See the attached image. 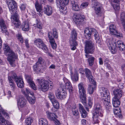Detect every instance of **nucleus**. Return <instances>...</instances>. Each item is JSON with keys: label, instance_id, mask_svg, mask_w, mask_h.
Returning <instances> with one entry per match:
<instances>
[{"label": "nucleus", "instance_id": "nucleus-1", "mask_svg": "<svg viewBox=\"0 0 125 125\" xmlns=\"http://www.w3.org/2000/svg\"><path fill=\"white\" fill-rule=\"evenodd\" d=\"M7 4L10 12L13 15L11 17V21L16 27H18L21 25L17 14V3L14 0H6Z\"/></svg>", "mask_w": 125, "mask_h": 125}, {"label": "nucleus", "instance_id": "nucleus-2", "mask_svg": "<svg viewBox=\"0 0 125 125\" xmlns=\"http://www.w3.org/2000/svg\"><path fill=\"white\" fill-rule=\"evenodd\" d=\"M85 51L86 54L85 55L86 58H88L87 61L90 66H92L94 64V62L95 58L88 54H92L93 53L94 50V44L91 41L86 40L85 41Z\"/></svg>", "mask_w": 125, "mask_h": 125}, {"label": "nucleus", "instance_id": "nucleus-3", "mask_svg": "<svg viewBox=\"0 0 125 125\" xmlns=\"http://www.w3.org/2000/svg\"><path fill=\"white\" fill-rule=\"evenodd\" d=\"M93 122L94 124H98L99 122L100 117L103 116V112L100 105L97 104L94 105L92 112Z\"/></svg>", "mask_w": 125, "mask_h": 125}, {"label": "nucleus", "instance_id": "nucleus-4", "mask_svg": "<svg viewBox=\"0 0 125 125\" xmlns=\"http://www.w3.org/2000/svg\"><path fill=\"white\" fill-rule=\"evenodd\" d=\"M113 40L112 38L108 39L106 40L108 46L111 52L114 54L117 52L116 48H118L121 51H123L125 48V46L121 41H118L114 43L115 47L113 43Z\"/></svg>", "mask_w": 125, "mask_h": 125}, {"label": "nucleus", "instance_id": "nucleus-5", "mask_svg": "<svg viewBox=\"0 0 125 125\" xmlns=\"http://www.w3.org/2000/svg\"><path fill=\"white\" fill-rule=\"evenodd\" d=\"M84 33L86 38L89 40L91 38V35L94 34L95 39L96 40L97 43L100 44L101 43L99 34L97 31L94 28H87L84 30Z\"/></svg>", "mask_w": 125, "mask_h": 125}, {"label": "nucleus", "instance_id": "nucleus-6", "mask_svg": "<svg viewBox=\"0 0 125 125\" xmlns=\"http://www.w3.org/2000/svg\"><path fill=\"white\" fill-rule=\"evenodd\" d=\"M3 46L4 53L6 55L8 56V60L9 62L11 65H12L15 60L17 59V56L10 49L7 44H4Z\"/></svg>", "mask_w": 125, "mask_h": 125}, {"label": "nucleus", "instance_id": "nucleus-7", "mask_svg": "<svg viewBox=\"0 0 125 125\" xmlns=\"http://www.w3.org/2000/svg\"><path fill=\"white\" fill-rule=\"evenodd\" d=\"M40 88L42 91H46L49 89H52L53 88V84L52 83H49L47 81L44 79L40 78L37 79Z\"/></svg>", "mask_w": 125, "mask_h": 125}, {"label": "nucleus", "instance_id": "nucleus-8", "mask_svg": "<svg viewBox=\"0 0 125 125\" xmlns=\"http://www.w3.org/2000/svg\"><path fill=\"white\" fill-rule=\"evenodd\" d=\"M52 32H51L48 33V37L49 42L52 49H55L56 48L57 46L55 42L54 37L55 38L57 39L58 37V34L57 30L56 29H53L52 30Z\"/></svg>", "mask_w": 125, "mask_h": 125}, {"label": "nucleus", "instance_id": "nucleus-9", "mask_svg": "<svg viewBox=\"0 0 125 125\" xmlns=\"http://www.w3.org/2000/svg\"><path fill=\"white\" fill-rule=\"evenodd\" d=\"M79 92L82 103L85 105L86 104V89L83 84L80 83L78 85Z\"/></svg>", "mask_w": 125, "mask_h": 125}, {"label": "nucleus", "instance_id": "nucleus-10", "mask_svg": "<svg viewBox=\"0 0 125 125\" xmlns=\"http://www.w3.org/2000/svg\"><path fill=\"white\" fill-rule=\"evenodd\" d=\"M76 33L75 30H73L72 31L70 41L71 49L72 50H74L76 49V46L77 44L76 41Z\"/></svg>", "mask_w": 125, "mask_h": 125}, {"label": "nucleus", "instance_id": "nucleus-11", "mask_svg": "<svg viewBox=\"0 0 125 125\" xmlns=\"http://www.w3.org/2000/svg\"><path fill=\"white\" fill-rule=\"evenodd\" d=\"M55 94L56 97L58 99H64L66 96L67 93L64 91L63 89L59 88L55 91Z\"/></svg>", "mask_w": 125, "mask_h": 125}, {"label": "nucleus", "instance_id": "nucleus-12", "mask_svg": "<svg viewBox=\"0 0 125 125\" xmlns=\"http://www.w3.org/2000/svg\"><path fill=\"white\" fill-rule=\"evenodd\" d=\"M34 44L38 48L42 49L45 52H47L48 48L41 39H36L34 41Z\"/></svg>", "mask_w": 125, "mask_h": 125}, {"label": "nucleus", "instance_id": "nucleus-13", "mask_svg": "<svg viewBox=\"0 0 125 125\" xmlns=\"http://www.w3.org/2000/svg\"><path fill=\"white\" fill-rule=\"evenodd\" d=\"M73 18L75 23L78 25H81L84 21L83 17L77 13H75L74 14Z\"/></svg>", "mask_w": 125, "mask_h": 125}, {"label": "nucleus", "instance_id": "nucleus-14", "mask_svg": "<svg viewBox=\"0 0 125 125\" xmlns=\"http://www.w3.org/2000/svg\"><path fill=\"white\" fill-rule=\"evenodd\" d=\"M12 77V78L15 79V81L19 87L20 88H23L24 83L22 78H18L15 73H14Z\"/></svg>", "mask_w": 125, "mask_h": 125}, {"label": "nucleus", "instance_id": "nucleus-15", "mask_svg": "<svg viewBox=\"0 0 125 125\" xmlns=\"http://www.w3.org/2000/svg\"><path fill=\"white\" fill-rule=\"evenodd\" d=\"M17 105L19 109H21L26 106V100L23 97L17 100Z\"/></svg>", "mask_w": 125, "mask_h": 125}, {"label": "nucleus", "instance_id": "nucleus-16", "mask_svg": "<svg viewBox=\"0 0 125 125\" xmlns=\"http://www.w3.org/2000/svg\"><path fill=\"white\" fill-rule=\"evenodd\" d=\"M44 67L42 65L35 64L33 67V70L35 73H43L44 70Z\"/></svg>", "mask_w": 125, "mask_h": 125}, {"label": "nucleus", "instance_id": "nucleus-17", "mask_svg": "<svg viewBox=\"0 0 125 125\" xmlns=\"http://www.w3.org/2000/svg\"><path fill=\"white\" fill-rule=\"evenodd\" d=\"M99 92L102 99L110 96L109 91L106 88L104 87L100 88L99 89Z\"/></svg>", "mask_w": 125, "mask_h": 125}, {"label": "nucleus", "instance_id": "nucleus-18", "mask_svg": "<svg viewBox=\"0 0 125 125\" xmlns=\"http://www.w3.org/2000/svg\"><path fill=\"white\" fill-rule=\"evenodd\" d=\"M94 10L95 13L98 15H100L103 7L98 2H97L94 4Z\"/></svg>", "mask_w": 125, "mask_h": 125}, {"label": "nucleus", "instance_id": "nucleus-19", "mask_svg": "<svg viewBox=\"0 0 125 125\" xmlns=\"http://www.w3.org/2000/svg\"><path fill=\"white\" fill-rule=\"evenodd\" d=\"M25 78L28 83H29L31 87L33 90H36L37 88L34 83L32 80V79L31 77L28 75L25 76Z\"/></svg>", "mask_w": 125, "mask_h": 125}, {"label": "nucleus", "instance_id": "nucleus-20", "mask_svg": "<svg viewBox=\"0 0 125 125\" xmlns=\"http://www.w3.org/2000/svg\"><path fill=\"white\" fill-rule=\"evenodd\" d=\"M123 0H111L112 5L114 9L115 10H118L120 9L119 2L120 1Z\"/></svg>", "mask_w": 125, "mask_h": 125}, {"label": "nucleus", "instance_id": "nucleus-21", "mask_svg": "<svg viewBox=\"0 0 125 125\" xmlns=\"http://www.w3.org/2000/svg\"><path fill=\"white\" fill-rule=\"evenodd\" d=\"M62 89H68L69 92L70 94H72L73 92V88L72 86L71 83L69 82H68L66 83L65 85L63 86H62Z\"/></svg>", "mask_w": 125, "mask_h": 125}, {"label": "nucleus", "instance_id": "nucleus-22", "mask_svg": "<svg viewBox=\"0 0 125 125\" xmlns=\"http://www.w3.org/2000/svg\"><path fill=\"white\" fill-rule=\"evenodd\" d=\"M0 26L2 31V32L4 33L7 31L6 29V26L4 21L1 18H0Z\"/></svg>", "mask_w": 125, "mask_h": 125}, {"label": "nucleus", "instance_id": "nucleus-23", "mask_svg": "<svg viewBox=\"0 0 125 125\" xmlns=\"http://www.w3.org/2000/svg\"><path fill=\"white\" fill-rule=\"evenodd\" d=\"M44 13L48 16L51 15L52 12V8L49 6H46L44 8Z\"/></svg>", "mask_w": 125, "mask_h": 125}, {"label": "nucleus", "instance_id": "nucleus-24", "mask_svg": "<svg viewBox=\"0 0 125 125\" xmlns=\"http://www.w3.org/2000/svg\"><path fill=\"white\" fill-rule=\"evenodd\" d=\"M22 30L24 31H27L29 29V23L28 20L24 21L22 25Z\"/></svg>", "mask_w": 125, "mask_h": 125}, {"label": "nucleus", "instance_id": "nucleus-25", "mask_svg": "<svg viewBox=\"0 0 125 125\" xmlns=\"http://www.w3.org/2000/svg\"><path fill=\"white\" fill-rule=\"evenodd\" d=\"M113 92L115 95L114 98L119 99L122 96V91L120 89L115 90Z\"/></svg>", "mask_w": 125, "mask_h": 125}, {"label": "nucleus", "instance_id": "nucleus-26", "mask_svg": "<svg viewBox=\"0 0 125 125\" xmlns=\"http://www.w3.org/2000/svg\"><path fill=\"white\" fill-rule=\"evenodd\" d=\"M79 110L82 117L85 118L87 115V113L84 109L83 107L80 104H79Z\"/></svg>", "mask_w": 125, "mask_h": 125}, {"label": "nucleus", "instance_id": "nucleus-27", "mask_svg": "<svg viewBox=\"0 0 125 125\" xmlns=\"http://www.w3.org/2000/svg\"><path fill=\"white\" fill-rule=\"evenodd\" d=\"M46 113L48 118L50 120L53 121L56 120V116L54 114L50 112L49 111H47Z\"/></svg>", "mask_w": 125, "mask_h": 125}, {"label": "nucleus", "instance_id": "nucleus-28", "mask_svg": "<svg viewBox=\"0 0 125 125\" xmlns=\"http://www.w3.org/2000/svg\"><path fill=\"white\" fill-rule=\"evenodd\" d=\"M72 9L75 11H78L80 10V8L78 3L74 1H71Z\"/></svg>", "mask_w": 125, "mask_h": 125}, {"label": "nucleus", "instance_id": "nucleus-29", "mask_svg": "<svg viewBox=\"0 0 125 125\" xmlns=\"http://www.w3.org/2000/svg\"><path fill=\"white\" fill-rule=\"evenodd\" d=\"M96 89V84L89 85L87 90L89 94H92Z\"/></svg>", "mask_w": 125, "mask_h": 125}, {"label": "nucleus", "instance_id": "nucleus-30", "mask_svg": "<svg viewBox=\"0 0 125 125\" xmlns=\"http://www.w3.org/2000/svg\"><path fill=\"white\" fill-rule=\"evenodd\" d=\"M119 99L113 98L112 99L113 104V106L115 107H118L120 104Z\"/></svg>", "mask_w": 125, "mask_h": 125}, {"label": "nucleus", "instance_id": "nucleus-31", "mask_svg": "<svg viewBox=\"0 0 125 125\" xmlns=\"http://www.w3.org/2000/svg\"><path fill=\"white\" fill-rule=\"evenodd\" d=\"M22 92L23 94H24L27 97L29 96V94L32 96L34 95V94L32 92H31L29 89L27 88L24 89L22 90Z\"/></svg>", "mask_w": 125, "mask_h": 125}, {"label": "nucleus", "instance_id": "nucleus-32", "mask_svg": "<svg viewBox=\"0 0 125 125\" xmlns=\"http://www.w3.org/2000/svg\"><path fill=\"white\" fill-rule=\"evenodd\" d=\"M60 7H59L57 6V7L59 8L61 12H62L63 14H65L67 12V10H66V8L65 7V6L66 5H62L60 3Z\"/></svg>", "mask_w": 125, "mask_h": 125}, {"label": "nucleus", "instance_id": "nucleus-33", "mask_svg": "<svg viewBox=\"0 0 125 125\" xmlns=\"http://www.w3.org/2000/svg\"><path fill=\"white\" fill-rule=\"evenodd\" d=\"M35 6L37 12H41L42 10V7L41 5L39 3L38 0H36L35 3Z\"/></svg>", "mask_w": 125, "mask_h": 125}, {"label": "nucleus", "instance_id": "nucleus-34", "mask_svg": "<svg viewBox=\"0 0 125 125\" xmlns=\"http://www.w3.org/2000/svg\"><path fill=\"white\" fill-rule=\"evenodd\" d=\"M35 6L37 12H41L42 10V7L41 5L39 3L38 0H36L35 3Z\"/></svg>", "mask_w": 125, "mask_h": 125}, {"label": "nucleus", "instance_id": "nucleus-35", "mask_svg": "<svg viewBox=\"0 0 125 125\" xmlns=\"http://www.w3.org/2000/svg\"><path fill=\"white\" fill-rule=\"evenodd\" d=\"M71 78L73 81L76 82L78 80V74L77 71L75 72L74 74H71Z\"/></svg>", "mask_w": 125, "mask_h": 125}, {"label": "nucleus", "instance_id": "nucleus-36", "mask_svg": "<svg viewBox=\"0 0 125 125\" xmlns=\"http://www.w3.org/2000/svg\"><path fill=\"white\" fill-rule=\"evenodd\" d=\"M109 30L110 33L111 34H113L116 33V27L113 24H112L110 26Z\"/></svg>", "mask_w": 125, "mask_h": 125}, {"label": "nucleus", "instance_id": "nucleus-37", "mask_svg": "<svg viewBox=\"0 0 125 125\" xmlns=\"http://www.w3.org/2000/svg\"><path fill=\"white\" fill-rule=\"evenodd\" d=\"M120 20L123 26L125 25V12H122L121 14Z\"/></svg>", "mask_w": 125, "mask_h": 125}, {"label": "nucleus", "instance_id": "nucleus-38", "mask_svg": "<svg viewBox=\"0 0 125 125\" xmlns=\"http://www.w3.org/2000/svg\"><path fill=\"white\" fill-rule=\"evenodd\" d=\"M84 72L86 77L88 78H90L92 76V72L88 68H85L84 69Z\"/></svg>", "mask_w": 125, "mask_h": 125}, {"label": "nucleus", "instance_id": "nucleus-39", "mask_svg": "<svg viewBox=\"0 0 125 125\" xmlns=\"http://www.w3.org/2000/svg\"><path fill=\"white\" fill-rule=\"evenodd\" d=\"M33 95L32 96V97H29V96L27 97V99L29 102L31 104H33L35 103V97L33 96Z\"/></svg>", "mask_w": 125, "mask_h": 125}, {"label": "nucleus", "instance_id": "nucleus-40", "mask_svg": "<svg viewBox=\"0 0 125 125\" xmlns=\"http://www.w3.org/2000/svg\"><path fill=\"white\" fill-rule=\"evenodd\" d=\"M39 125H48V122L45 119L41 118L39 120Z\"/></svg>", "mask_w": 125, "mask_h": 125}, {"label": "nucleus", "instance_id": "nucleus-41", "mask_svg": "<svg viewBox=\"0 0 125 125\" xmlns=\"http://www.w3.org/2000/svg\"><path fill=\"white\" fill-rule=\"evenodd\" d=\"M7 120L2 116L1 114L0 115V123L2 125H5L7 124Z\"/></svg>", "mask_w": 125, "mask_h": 125}, {"label": "nucleus", "instance_id": "nucleus-42", "mask_svg": "<svg viewBox=\"0 0 125 125\" xmlns=\"http://www.w3.org/2000/svg\"><path fill=\"white\" fill-rule=\"evenodd\" d=\"M51 102L54 108L57 109L59 108V104L57 100H53Z\"/></svg>", "mask_w": 125, "mask_h": 125}, {"label": "nucleus", "instance_id": "nucleus-43", "mask_svg": "<svg viewBox=\"0 0 125 125\" xmlns=\"http://www.w3.org/2000/svg\"><path fill=\"white\" fill-rule=\"evenodd\" d=\"M110 97L109 96L107 97L106 98H103V99H103L104 101V103L105 106H106V105H110Z\"/></svg>", "mask_w": 125, "mask_h": 125}, {"label": "nucleus", "instance_id": "nucleus-44", "mask_svg": "<svg viewBox=\"0 0 125 125\" xmlns=\"http://www.w3.org/2000/svg\"><path fill=\"white\" fill-rule=\"evenodd\" d=\"M2 114L4 116L6 117L7 116H8V114L6 112V111L3 110L2 107H1V105H0V115Z\"/></svg>", "mask_w": 125, "mask_h": 125}, {"label": "nucleus", "instance_id": "nucleus-45", "mask_svg": "<svg viewBox=\"0 0 125 125\" xmlns=\"http://www.w3.org/2000/svg\"><path fill=\"white\" fill-rule=\"evenodd\" d=\"M33 121V119L32 118L29 117L26 119L25 122L26 125H30Z\"/></svg>", "mask_w": 125, "mask_h": 125}, {"label": "nucleus", "instance_id": "nucleus-46", "mask_svg": "<svg viewBox=\"0 0 125 125\" xmlns=\"http://www.w3.org/2000/svg\"><path fill=\"white\" fill-rule=\"evenodd\" d=\"M48 97L51 101L53 100H55L54 99V94L50 92L49 94Z\"/></svg>", "mask_w": 125, "mask_h": 125}, {"label": "nucleus", "instance_id": "nucleus-47", "mask_svg": "<svg viewBox=\"0 0 125 125\" xmlns=\"http://www.w3.org/2000/svg\"><path fill=\"white\" fill-rule=\"evenodd\" d=\"M89 4L87 2H85L83 3L80 5L81 8L84 9Z\"/></svg>", "mask_w": 125, "mask_h": 125}, {"label": "nucleus", "instance_id": "nucleus-48", "mask_svg": "<svg viewBox=\"0 0 125 125\" xmlns=\"http://www.w3.org/2000/svg\"><path fill=\"white\" fill-rule=\"evenodd\" d=\"M17 38L19 40L20 42L22 43H23V38L21 34H18L17 35Z\"/></svg>", "mask_w": 125, "mask_h": 125}, {"label": "nucleus", "instance_id": "nucleus-49", "mask_svg": "<svg viewBox=\"0 0 125 125\" xmlns=\"http://www.w3.org/2000/svg\"><path fill=\"white\" fill-rule=\"evenodd\" d=\"M90 78H88L89 82L90 83L92 84H95L96 82L94 80V78L93 77V76H92V77Z\"/></svg>", "mask_w": 125, "mask_h": 125}, {"label": "nucleus", "instance_id": "nucleus-50", "mask_svg": "<svg viewBox=\"0 0 125 125\" xmlns=\"http://www.w3.org/2000/svg\"><path fill=\"white\" fill-rule=\"evenodd\" d=\"M72 112L73 115L75 116H78L79 113L76 109H73L72 110Z\"/></svg>", "mask_w": 125, "mask_h": 125}, {"label": "nucleus", "instance_id": "nucleus-51", "mask_svg": "<svg viewBox=\"0 0 125 125\" xmlns=\"http://www.w3.org/2000/svg\"><path fill=\"white\" fill-rule=\"evenodd\" d=\"M109 61L108 59L107 58H106L104 61V65L106 66L108 68H109L110 67V65L108 63Z\"/></svg>", "mask_w": 125, "mask_h": 125}, {"label": "nucleus", "instance_id": "nucleus-52", "mask_svg": "<svg viewBox=\"0 0 125 125\" xmlns=\"http://www.w3.org/2000/svg\"><path fill=\"white\" fill-rule=\"evenodd\" d=\"M34 26L35 27H36L37 28L40 29H41L42 28V27L41 25L40 22L37 21L36 22V24H34Z\"/></svg>", "mask_w": 125, "mask_h": 125}, {"label": "nucleus", "instance_id": "nucleus-53", "mask_svg": "<svg viewBox=\"0 0 125 125\" xmlns=\"http://www.w3.org/2000/svg\"><path fill=\"white\" fill-rule=\"evenodd\" d=\"M43 62V60L42 59L41 57H40L39 58L38 61L35 64H40L41 65H42V63Z\"/></svg>", "mask_w": 125, "mask_h": 125}, {"label": "nucleus", "instance_id": "nucleus-54", "mask_svg": "<svg viewBox=\"0 0 125 125\" xmlns=\"http://www.w3.org/2000/svg\"><path fill=\"white\" fill-rule=\"evenodd\" d=\"M62 1L61 0L60 3L62 4V5H67L69 3V0H62Z\"/></svg>", "mask_w": 125, "mask_h": 125}, {"label": "nucleus", "instance_id": "nucleus-55", "mask_svg": "<svg viewBox=\"0 0 125 125\" xmlns=\"http://www.w3.org/2000/svg\"><path fill=\"white\" fill-rule=\"evenodd\" d=\"M119 110H118V109H114V113L116 115H118L119 113H121V110H120L119 109Z\"/></svg>", "mask_w": 125, "mask_h": 125}, {"label": "nucleus", "instance_id": "nucleus-56", "mask_svg": "<svg viewBox=\"0 0 125 125\" xmlns=\"http://www.w3.org/2000/svg\"><path fill=\"white\" fill-rule=\"evenodd\" d=\"M113 34L115 35L117 37L120 38H121L122 36V34L118 33L117 31H116V33H115V34Z\"/></svg>", "mask_w": 125, "mask_h": 125}, {"label": "nucleus", "instance_id": "nucleus-57", "mask_svg": "<svg viewBox=\"0 0 125 125\" xmlns=\"http://www.w3.org/2000/svg\"><path fill=\"white\" fill-rule=\"evenodd\" d=\"M24 108V111L26 113V114H27L30 112L29 109L28 107L26 106Z\"/></svg>", "mask_w": 125, "mask_h": 125}, {"label": "nucleus", "instance_id": "nucleus-58", "mask_svg": "<svg viewBox=\"0 0 125 125\" xmlns=\"http://www.w3.org/2000/svg\"><path fill=\"white\" fill-rule=\"evenodd\" d=\"M88 104L89 105V107L90 108H91L92 106V102L91 99H89L88 100Z\"/></svg>", "mask_w": 125, "mask_h": 125}, {"label": "nucleus", "instance_id": "nucleus-59", "mask_svg": "<svg viewBox=\"0 0 125 125\" xmlns=\"http://www.w3.org/2000/svg\"><path fill=\"white\" fill-rule=\"evenodd\" d=\"M124 84L122 83H120L118 85L119 88L120 89H123L124 87Z\"/></svg>", "mask_w": 125, "mask_h": 125}, {"label": "nucleus", "instance_id": "nucleus-60", "mask_svg": "<svg viewBox=\"0 0 125 125\" xmlns=\"http://www.w3.org/2000/svg\"><path fill=\"white\" fill-rule=\"evenodd\" d=\"M99 63L100 65H102L103 64V62L102 58L101 57H100L99 59Z\"/></svg>", "mask_w": 125, "mask_h": 125}, {"label": "nucleus", "instance_id": "nucleus-61", "mask_svg": "<svg viewBox=\"0 0 125 125\" xmlns=\"http://www.w3.org/2000/svg\"><path fill=\"white\" fill-rule=\"evenodd\" d=\"M79 72L83 76L84 75L83 72V69L82 68H80L79 70Z\"/></svg>", "mask_w": 125, "mask_h": 125}, {"label": "nucleus", "instance_id": "nucleus-62", "mask_svg": "<svg viewBox=\"0 0 125 125\" xmlns=\"http://www.w3.org/2000/svg\"><path fill=\"white\" fill-rule=\"evenodd\" d=\"M61 2V0H56V2L57 6H58L59 7H60V3Z\"/></svg>", "mask_w": 125, "mask_h": 125}, {"label": "nucleus", "instance_id": "nucleus-63", "mask_svg": "<svg viewBox=\"0 0 125 125\" xmlns=\"http://www.w3.org/2000/svg\"><path fill=\"white\" fill-rule=\"evenodd\" d=\"M55 122V124L57 125H61V124L60 123L59 121L57 120L56 119L55 120H53Z\"/></svg>", "mask_w": 125, "mask_h": 125}, {"label": "nucleus", "instance_id": "nucleus-64", "mask_svg": "<svg viewBox=\"0 0 125 125\" xmlns=\"http://www.w3.org/2000/svg\"><path fill=\"white\" fill-rule=\"evenodd\" d=\"M21 9L22 10H24L26 8L25 6L23 4H22L20 7Z\"/></svg>", "mask_w": 125, "mask_h": 125}]
</instances>
